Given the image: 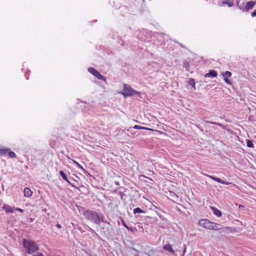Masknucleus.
Masks as SVG:
<instances>
[{
  "label": "nucleus",
  "mask_w": 256,
  "mask_h": 256,
  "mask_svg": "<svg viewBox=\"0 0 256 256\" xmlns=\"http://www.w3.org/2000/svg\"><path fill=\"white\" fill-rule=\"evenodd\" d=\"M10 150L8 148H4L2 146H0V155H4Z\"/></svg>",
  "instance_id": "f8f14e48"
},
{
  "label": "nucleus",
  "mask_w": 256,
  "mask_h": 256,
  "mask_svg": "<svg viewBox=\"0 0 256 256\" xmlns=\"http://www.w3.org/2000/svg\"><path fill=\"white\" fill-rule=\"evenodd\" d=\"M134 214L141 213L144 214L145 213V212L140 209V208H136L134 210Z\"/></svg>",
  "instance_id": "2eb2a0df"
},
{
  "label": "nucleus",
  "mask_w": 256,
  "mask_h": 256,
  "mask_svg": "<svg viewBox=\"0 0 256 256\" xmlns=\"http://www.w3.org/2000/svg\"><path fill=\"white\" fill-rule=\"evenodd\" d=\"M155 212H156V213L157 214V215H158V216H159V217H160L161 219H162V220H164V216H162L160 214L158 211H155Z\"/></svg>",
  "instance_id": "b1692460"
},
{
  "label": "nucleus",
  "mask_w": 256,
  "mask_h": 256,
  "mask_svg": "<svg viewBox=\"0 0 256 256\" xmlns=\"http://www.w3.org/2000/svg\"><path fill=\"white\" fill-rule=\"evenodd\" d=\"M206 176L210 178L211 179H212L216 182H218L220 184H226V185H228L230 184V182H226V181H224L222 180H221L220 178H218L214 176H213L208 175V174H206Z\"/></svg>",
  "instance_id": "0eeeda50"
},
{
  "label": "nucleus",
  "mask_w": 256,
  "mask_h": 256,
  "mask_svg": "<svg viewBox=\"0 0 256 256\" xmlns=\"http://www.w3.org/2000/svg\"><path fill=\"white\" fill-rule=\"evenodd\" d=\"M218 75L217 72L214 70H210L208 73H206L204 74V77L206 78H214L216 77Z\"/></svg>",
  "instance_id": "1a4fd4ad"
},
{
  "label": "nucleus",
  "mask_w": 256,
  "mask_h": 256,
  "mask_svg": "<svg viewBox=\"0 0 256 256\" xmlns=\"http://www.w3.org/2000/svg\"><path fill=\"white\" fill-rule=\"evenodd\" d=\"M154 206V208H156V209H158V210H160V211H162V212H164V211H163V210H162L160 208H159V207H158V206H154H154Z\"/></svg>",
  "instance_id": "c756f323"
},
{
  "label": "nucleus",
  "mask_w": 256,
  "mask_h": 256,
  "mask_svg": "<svg viewBox=\"0 0 256 256\" xmlns=\"http://www.w3.org/2000/svg\"><path fill=\"white\" fill-rule=\"evenodd\" d=\"M188 84L194 87L195 86V82L193 78H190L188 80Z\"/></svg>",
  "instance_id": "aec40b11"
},
{
  "label": "nucleus",
  "mask_w": 256,
  "mask_h": 256,
  "mask_svg": "<svg viewBox=\"0 0 256 256\" xmlns=\"http://www.w3.org/2000/svg\"><path fill=\"white\" fill-rule=\"evenodd\" d=\"M3 208L7 212H10V213H13L14 212V209H13V208L12 207L8 206V205L4 204L3 206Z\"/></svg>",
  "instance_id": "ddd939ff"
},
{
  "label": "nucleus",
  "mask_w": 256,
  "mask_h": 256,
  "mask_svg": "<svg viewBox=\"0 0 256 256\" xmlns=\"http://www.w3.org/2000/svg\"><path fill=\"white\" fill-rule=\"evenodd\" d=\"M209 122L210 124H214L218 125L220 126H222V124L220 123H218V122Z\"/></svg>",
  "instance_id": "a878e982"
},
{
  "label": "nucleus",
  "mask_w": 256,
  "mask_h": 256,
  "mask_svg": "<svg viewBox=\"0 0 256 256\" xmlns=\"http://www.w3.org/2000/svg\"><path fill=\"white\" fill-rule=\"evenodd\" d=\"M198 224L206 229L211 230L212 222L206 219H202L199 221Z\"/></svg>",
  "instance_id": "20e7f679"
},
{
  "label": "nucleus",
  "mask_w": 256,
  "mask_h": 256,
  "mask_svg": "<svg viewBox=\"0 0 256 256\" xmlns=\"http://www.w3.org/2000/svg\"><path fill=\"white\" fill-rule=\"evenodd\" d=\"M16 210H18V211H19V212H24L23 210H22V209H21L20 208H16Z\"/></svg>",
  "instance_id": "7c9ffc66"
},
{
  "label": "nucleus",
  "mask_w": 256,
  "mask_h": 256,
  "mask_svg": "<svg viewBox=\"0 0 256 256\" xmlns=\"http://www.w3.org/2000/svg\"><path fill=\"white\" fill-rule=\"evenodd\" d=\"M224 82L226 84H232V82H231L230 80H228V78H224Z\"/></svg>",
  "instance_id": "5701e85b"
},
{
  "label": "nucleus",
  "mask_w": 256,
  "mask_h": 256,
  "mask_svg": "<svg viewBox=\"0 0 256 256\" xmlns=\"http://www.w3.org/2000/svg\"><path fill=\"white\" fill-rule=\"evenodd\" d=\"M72 162L76 165L77 168L82 170H84V168H82V166L78 162H77L76 161L73 160H72Z\"/></svg>",
  "instance_id": "a211bd4d"
},
{
  "label": "nucleus",
  "mask_w": 256,
  "mask_h": 256,
  "mask_svg": "<svg viewBox=\"0 0 256 256\" xmlns=\"http://www.w3.org/2000/svg\"><path fill=\"white\" fill-rule=\"evenodd\" d=\"M134 129H138V130H152L150 128H146L145 127L141 126L138 125H135L134 127Z\"/></svg>",
  "instance_id": "f3484780"
},
{
  "label": "nucleus",
  "mask_w": 256,
  "mask_h": 256,
  "mask_svg": "<svg viewBox=\"0 0 256 256\" xmlns=\"http://www.w3.org/2000/svg\"><path fill=\"white\" fill-rule=\"evenodd\" d=\"M82 214L84 218L97 225H100V222L104 221V216L102 214L92 210H83Z\"/></svg>",
  "instance_id": "f257e3e1"
},
{
  "label": "nucleus",
  "mask_w": 256,
  "mask_h": 256,
  "mask_svg": "<svg viewBox=\"0 0 256 256\" xmlns=\"http://www.w3.org/2000/svg\"><path fill=\"white\" fill-rule=\"evenodd\" d=\"M189 64H186V63H184V66H186L187 68H188V66Z\"/></svg>",
  "instance_id": "f704fd0d"
},
{
  "label": "nucleus",
  "mask_w": 256,
  "mask_h": 256,
  "mask_svg": "<svg viewBox=\"0 0 256 256\" xmlns=\"http://www.w3.org/2000/svg\"><path fill=\"white\" fill-rule=\"evenodd\" d=\"M23 245L26 252L28 254H32L39 249L38 245L32 240H24Z\"/></svg>",
  "instance_id": "f03ea898"
},
{
  "label": "nucleus",
  "mask_w": 256,
  "mask_h": 256,
  "mask_svg": "<svg viewBox=\"0 0 256 256\" xmlns=\"http://www.w3.org/2000/svg\"><path fill=\"white\" fill-rule=\"evenodd\" d=\"M87 227H88V230H89L90 231H91V232H93V233L96 234L95 232H94L92 229L90 227H89V226H88Z\"/></svg>",
  "instance_id": "2f4dec72"
},
{
  "label": "nucleus",
  "mask_w": 256,
  "mask_h": 256,
  "mask_svg": "<svg viewBox=\"0 0 256 256\" xmlns=\"http://www.w3.org/2000/svg\"><path fill=\"white\" fill-rule=\"evenodd\" d=\"M163 249L164 250L168 251L172 254L174 253V250L172 248V246L170 244L164 245L163 246Z\"/></svg>",
  "instance_id": "6e6552de"
},
{
  "label": "nucleus",
  "mask_w": 256,
  "mask_h": 256,
  "mask_svg": "<svg viewBox=\"0 0 256 256\" xmlns=\"http://www.w3.org/2000/svg\"><path fill=\"white\" fill-rule=\"evenodd\" d=\"M24 196L26 197L30 198L32 196V192L28 188H26L24 190Z\"/></svg>",
  "instance_id": "9b49d317"
},
{
  "label": "nucleus",
  "mask_w": 256,
  "mask_h": 256,
  "mask_svg": "<svg viewBox=\"0 0 256 256\" xmlns=\"http://www.w3.org/2000/svg\"><path fill=\"white\" fill-rule=\"evenodd\" d=\"M224 78H228L232 76V73L230 72L226 71L222 74Z\"/></svg>",
  "instance_id": "dca6fc26"
},
{
  "label": "nucleus",
  "mask_w": 256,
  "mask_h": 256,
  "mask_svg": "<svg viewBox=\"0 0 256 256\" xmlns=\"http://www.w3.org/2000/svg\"><path fill=\"white\" fill-rule=\"evenodd\" d=\"M226 4L228 5V6L229 8H230V7H232L234 5V2H228V3Z\"/></svg>",
  "instance_id": "bb28decb"
},
{
  "label": "nucleus",
  "mask_w": 256,
  "mask_h": 256,
  "mask_svg": "<svg viewBox=\"0 0 256 256\" xmlns=\"http://www.w3.org/2000/svg\"><path fill=\"white\" fill-rule=\"evenodd\" d=\"M60 174L64 180L66 179V176L64 171L60 170Z\"/></svg>",
  "instance_id": "412c9836"
},
{
  "label": "nucleus",
  "mask_w": 256,
  "mask_h": 256,
  "mask_svg": "<svg viewBox=\"0 0 256 256\" xmlns=\"http://www.w3.org/2000/svg\"><path fill=\"white\" fill-rule=\"evenodd\" d=\"M67 182H68L70 184L72 187H76L72 184L70 181L69 180H68V178H66V180H64Z\"/></svg>",
  "instance_id": "cd10ccee"
},
{
  "label": "nucleus",
  "mask_w": 256,
  "mask_h": 256,
  "mask_svg": "<svg viewBox=\"0 0 256 256\" xmlns=\"http://www.w3.org/2000/svg\"><path fill=\"white\" fill-rule=\"evenodd\" d=\"M211 208L214 214L218 217H220L222 216V212L220 210L214 207H211Z\"/></svg>",
  "instance_id": "4468645a"
},
{
  "label": "nucleus",
  "mask_w": 256,
  "mask_h": 256,
  "mask_svg": "<svg viewBox=\"0 0 256 256\" xmlns=\"http://www.w3.org/2000/svg\"><path fill=\"white\" fill-rule=\"evenodd\" d=\"M127 230H130L131 232H134V228H130L128 226V228H126Z\"/></svg>",
  "instance_id": "473e14b6"
},
{
  "label": "nucleus",
  "mask_w": 256,
  "mask_h": 256,
  "mask_svg": "<svg viewBox=\"0 0 256 256\" xmlns=\"http://www.w3.org/2000/svg\"><path fill=\"white\" fill-rule=\"evenodd\" d=\"M122 224L126 228H128V225L126 224V223L124 222V220H122Z\"/></svg>",
  "instance_id": "393cba45"
},
{
  "label": "nucleus",
  "mask_w": 256,
  "mask_h": 256,
  "mask_svg": "<svg viewBox=\"0 0 256 256\" xmlns=\"http://www.w3.org/2000/svg\"><path fill=\"white\" fill-rule=\"evenodd\" d=\"M222 228L223 226L222 224L212 222L211 230H220Z\"/></svg>",
  "instance_id": "9d476101"
},
{
  "label": "nucleus",
  "mask_w": 256,
  "mask_h": 256,
  "mask_svg": "<svg viewBox=\"0 0 256 256\" xmlns=\"http://www.w3.org/2000/svg\"><path fill=\"white\" fill-rule=\"evenodd\" d=\"M251 16L252 17L256 16V10H255L252 14Z\"/></svg>",
  "instance_id": "c85d7f7f"
},
{
  "label": "nucleus",
  "mask_w": 256,
  "mask_h": 256,
  "mask_svg": "<svg viewBox=\"0 0 256 256\" xmlns=\"http://www.w3.org/2000/svg\"><path fill=\"white\" fill-rule=\"evenodd\" d=\"M228 3V2L227 1H224L223 2V4H226Z\"/></svg>",
  "instance_id": "c9c22d12"
},
{
  "label": "nucleus",
  "mask_w": 256,
  "mask_h": 256,
  "mask_svg": "<svg viewBox=\"0 0 256 256\" xmlns=\"http://www.w3.org/2000/svg\"><path fill=\"white\" fill-rule=\"evenodd\" d=\"M123 91L124 92H122V94L125 98L134 95L140 96L141 94L140 92L135 90L132 87L126 84H124Z\"/></svg>",
  "instance_id": "7ed1b4c3"
},
{
  "label": "nucleus",
  "mask_w": 256,
  "mask_h": 256,
  "mask_svg": "<svg viewBox=\"0 0 256 256\" xmlns=\"http://www.w3.org/2000/svg\"><path fill=\"white\" fill-rule=\"evenodd\" d=\"M88 72L99 80L106 82V78L94 68H89Z\"/></svg>",
  "instance_id": "39448f33"
},
{
  "label": "nucleus",
  "mask_w": 256,
  "mask_h": 256,
  "mask_svg": "<svg viewBox=\"0 0 256 256\" xmlns=\"http://www.w3.org/2000/svg\"><path fill=\"white\" fill-rule=\"evenodd\" d=\"M256 2H253V1H250L248 2L246 6L243 8H240L244 12H248L250 10H252L254 5L256 4Z\"/></svg>",
  "instance_id": "423d86ee"
},
{
  "label": "nucleus",
  "mask_w": 256,
  "mask_h": 256,
  "mask_svg": "<svg viewBox=\"0 0 256 256\" xmlns=\"http://www.w3.org/2000/svg\"><path fill=\"white\" fill-rule=\"evenodd\" d=\"M246 146L248 148H254V146L250 140H247L246 141Z\"/></svg>",
  "instance_id": "6ab92c4d"
},
{
  "label": "nucleus",
  "mask_w": 256,
  "mask_h": 256,
  "mask_svg": "<svg viewBox=\"0 0 256 256\" xmlns=\"http://www.w3.org/2000/svg\"><path fill=\"white\" fill-rule=\"evenodd\" d=\"M8 156L12 158H15L16 156V154L12 151L8 152Z\"/></svg>",
  "instance_id": "4be33fe9"
},
{
  "label": "nucleus",
  "mask_w": 256,
  "mask_h": 256,
  "mask_svg": "<svg viewBox=\"0 0 256 256\" xmlns=\"http://www.w3.org/2000/svg\"><path fill=\"white\" fill-rule=\"evenodd\" d=\"M56 226L58 228H61V226L58 224H57L56 225Z\"/></svg>",
  "instance_id": "72a5a7b5"
},
{
  "label": "nucleus",
  "mask_w": 256,
  "mask_h": 256,
  "mask_svg": "<svg viewBox=\"0 0 256 256\" xmlns=\"http://www.w3.org/2000/svg\"><path fill=\"white\" fill-rule=\"evenodd\" d=\"M154 221H156V222L158 221V219H157L156 218H154Z\"/></svg>",
  "instance_id": "e433bc0d"
}]
</instances>
